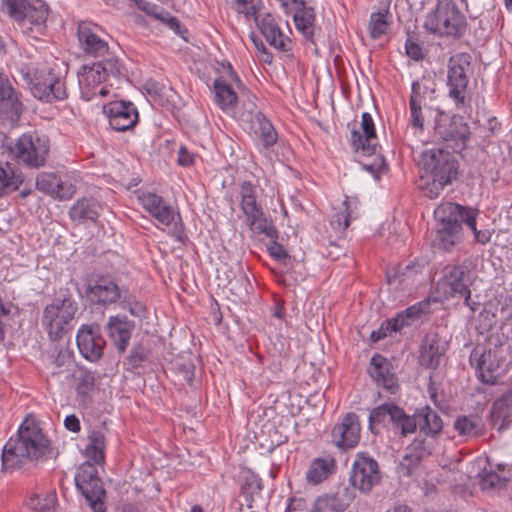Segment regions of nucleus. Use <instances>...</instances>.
Listing matches in <instances>:
<instances>
[{"label":"nucleus","mask_w":512,"mask_h":512,"mask_svg":"<svg viewBox=\"0 0 512 512\" xmlns=\"http://www.w3.org/2000/svg\"><path fill=\"white\" fill-rule=\"evenodd\" d=\"M51 452V441L40 425L33 419H25L15 436H11L2 449L1 469L5 473H12L32 461L49 458Z\"/></svg>","instance_id":"nucleus-1"},{"label":"nucleus","mask_w":512,"mask_h":512,"mask_svg":"<svg viewBox=\"0 0 512 512\" xmlns=\"http://www.w3.org/2000/svg\"><path fill=\"white\" fill-rule=\"evenodd\" d=\"M423 170L418 187L430 199L437 198L444 187L451 184L459 173V163L455 155L447 150L431 149L423 155Z\"/></svg>","instance_id":"nucleus-2"},{"label":"nucleus","mask_w":512,"mask_h":512,"mask_svg":"<svg viewBox=\"0 0 512 512\" xmlns=\"http://www.w3.org/2000/svg\"><path fill=\"white\" fill-rule=\"evenodd\" d=\"M78 302L68 287L59 288L52 302L42 312L41 324L53 342L62 340L74 328Z\"/></svg>","instance_id":"nucleus-3"},{"label":"nucleus","mask_w":512,"mask_h":512,"mask_svg":"<svg viewBox=\"0 0 512 512\" xmlns=\"http://www.w3.org/2000/svg\"><path fill=\"white\" fill-rule=\"evenodd\" d=\"M20 73L37 100L52 104L68 99L66 79L54 68L25 64L21 67Z\"/></svg>","instance_id":"nucleus-4"},{"label":"nucleus","mask_w":512,"mask_h":512,"mask_svg":"<svg viewBox=\"0 0 512 512\" xmlns=\"http://www.w3.org/2000/svg\"><path fill=\"white\" fill-rule=\"evenodd\" d=\"M2 147L15 164L29 169L44 167L50 151V139L36 130L27 131L16 139H7Z\"/></svg>","instance_id":"nucleus-5"},{"label":"nucleus","mask_w":512,"mask_h":512,"mask_svg":"<svg viewBox=\"0 0 512 512\" xmlns=\"http://www.w3.org/2000/svg\"><path fill=\"white\" fill-rule=\"evenodd\" d=\"M467 212V206L452 202L442 203L435 208V247L450 252L462 242V224H466Z\"/></svg>","instance_id":"nucleus-6"},{"label":"nucleus","mask_w":512,"mask_h":512,"mask_svg":"<svg viewBox=\"0 0 512 512\" xmlns=\"http://www.w3.org/2000/svg\"><path fill=\"white\" fill-rule=\"evenodd\" d=\"M2 6L24 35L35 40L45 35L49 7L43 0H2Z\"/></svg>","instance_id":"nucleus-7"},{"label":"nucleus","mask_w":512,"mask_h":512,"mask_svg":"<svg viewBox=\"0 0 512 512\" xmlns=\"http://www.w3.org/2000/svg\"><path fill=\"white\" fill-rule=\"evenodd\" d=\"M424 27L440 37L459 40L466 34L468 22L454 0H437L435 8L426 16Z\"/></svg>","instance_id":"nucleus-8"},{"label":"nucleus","mask_w":512,"mask_h":512,"mask_svg":"<svg viewBox=\"0 0 512 512\" xmlns=\"http://www.w3.org/2000/svg\"><path fill=\"white\" fill-rule=\"evenodd\" d=\"M472 55L468 52H458L449 57L447 62L448 97L452 99L458 110L471 108L469 96L470 76L473 73Z\"/></svg>","instance_id":"nucleus-9"},{"label":"nucleus","mask_w":512,"mask_h":512,"mask_svg":"<svg viewBox=\"0 0 512 512\" xmlns=\"http://www.w3.org/2000/svg\"><path fill=\"white\" fill-rule=\"evenodd\" d=\"M137 198L143 209L157 222L166 227L173 224L169 230V235L175 241L183 245L189 241L180 214H176L171 205L162 196L153 192H141Z\"/></svg>","instance_id":"nucleus-10"},{"label":"nucleus","mask_w":512,"mask_h":512,"mask_svg":"<svg viewBox=\"0 0 512 512\" xmlns=\"http://www.w3.org/2000/svg\"><path fill=\"white\" fill-rule=\"evenodd\" d=\"M434 110L436 112L433 126L434 135L447 143L454 151L464 150L470 140L471 131L463 116L451 115L439 107Z\"/></svg>","instance_id":"nucleus-11"},{"label":"nucleus","mask_w":512,"mask_h":512,"mask_svg":"<svg viewBox=\"0 0 512 512\" xmlns=\"http://www.w3.org/2000/svg\"><path fill=\"white\" fill-rule=\"evenodd\" d=\"M369 429L382 424L390 427L396 435L407 437L416 432L414 413L409 415L394 402H385L373 408L368 417Z\"/></svg>","instance_id":"nucleus-12"},{"label":"nucleus","mask_w":512,"mask_h":512,"mask_svg":"<svg viewBox=\"0 0 512 512\" xmlns=\"http://www.w3.org/2000/svg\"><path fill=\"white\" fill-rule=\"evenodd\" d=\"M436 97V83L433 80L422 77L412 82L409 96V124L412 128L424 130L423 110H432V102Z\"/></svg>","instance_id":"nucleus-13"},{"label":"nucleus","mask_w":512,"mask_h":512,"mask_svg":"<svg viewBox=\"0 0 512 512\" xmlns=\"http://www.w3.org/2000/svg\"><path fill=\"white\" fill-rule=\"evenodd\" d=\"M472 284L471 271L466 265L457 264L447 266L443 276L438 280L436 289L445 299L463 297L469 300V291Z\"/></svg>","instance_id":"nucleus-14"},{"label":"nucleus","mask_w":512,"mask_h":512,"mask_svg":"<svg viewBox=\"0 0 512 512\" xmlns=\"http://www.w3.org/2000/svg\"><path fill=\"white\" fill-rule=\"evenodd\" d=\"M77 347L80 354L90 362H96L103 356L106 341L99 324H83L77 331Z\"/></svg>","instance_id":"nucleus-15"},{"label":"nucleus","mask_w":512,"mask_h":512,"mask_svg":"<svg viewBox=\"0 0 512 512\" xmlns=\"http://www.w3.org/2000/svg\"><path fill=\"white\" fill-rule=\"evenodd\" d=\"M103 113L107 116L111 128L119 132L133 129L139 121L138 110L131 101H111L103 105Z\"/></svg>","instance_id":"nucleus-16"},{"label":"nucleus","mask_w":512,"mask_h":512,"mask_svg":"<svg viewBox=\"0 0 512 512\" xmlns=\"http://www.w3.org/2000/svg\"><path fill=\"white\" fill-rule=\"evenodd\" d=\"M469 362L477 371L480 381L486 384L496 383L501 364L496 350L477 345L471 351Z\"/></svg>","instance_id":"nucleus-17"},{"label":"nucleus","mask_w":512,"mask_h":512,"mask_svg":"<svg viewBox=\"0 0 512 512\" xmlns=\"http://www.w3.org/2000/svg\"><path fill=\"white\" fill-rule=\"evenodd\" d=\"M361 130L355 125L350 129V145L355 153L361 152L363 156H372L376 154L381 146L378 143L376 129L373 118L370 113L364 112L361 116Z\"/></svg>","instance_id":"nucleus-18"},{"label":"nucleus","mask_w":512,"mask_h":512,"mask_svg":"<svg viewBox=\"0 0 512 512\" xmlns=\"http://www.w3.org/2000/svg\"><path fill=\"white\" fill-rule=\"evenodd\" d=\"M356 483H341L334 493L317 497L311 512H343L355 498Z\"/></svg>","instance_id":"nucleus-19"},{"label":"nucleus","mask_w":512,"mask_h":512,"mask_svg":"<svg viewBox=\"0 0 512 512\" xmlns=\"http://www.w3.org/2000/svg\"><path fill=\"white\" fill-rule=\"evenodd\" d=\"M90 304L103 307L117 303L122 297V290L110 275H99L85 290Z\"/></svg>","instance_id":"nucleus-20"},{"label":"nucleus","mask_w":512,"mask_h":512,"mask_svg":"<svg viewBox=\"0 0 512 512\" xmlns=\"http://www.w3.org/2000/svg\"><path fill=\"white\" fill-rule=\"evenodd\" d=\"M22 95L17 91L6 75L0 74V119L16 123L19 121L24 104Z\"/></svg>","instance_id":"nucleus-21"},{"label":"nucleus","mask_w":512,"mask_h":512,"mask_svg":"<svg viewBox=\"0 0 512 512\" xmlns=\"http://www.w3.org/2000/svg\"><path fill=\"white\" fill-rule=\"evenodd\" d=\"M361 424L359 416L354 412L344 415L340 423H337L331 432L335 445L342 450L354 448L360 440Z\"/></svg>","instance_id":"nucleus-22"},{"label":"nucleus","mask_w":512,"mask_h":512,"mask_svg":"<svg viewBox=\"0 0 512 512\" xmlns=\"http://www.w3.org/2000/svg\"><path fill=\"white\" fill-rule=\"evenodd\" d=\"M368 374L378 385L395 394L399 389L398 379L391 361L380 353H375L369 363Z\"/></svg>","instance_id":"nucleus-23"},{"label":"nucleus","mask_w":512,"mask_h":512,"mask_svg":"<svg viewBox=\"0 0 512 512\" xmlns=\"http://www.w3.org/2000/svg\"><path fill=\"white\" fill-rule=\"evenodd\" d=\"M102 210V204L96 198L83 196L71 205L68 215L73 223L89 226L98 222Z\"/></svg>","instance_id":"nucleus-24"},{"label":"nucleus","mask_w":512,"mask_h":512,"mask_svg":"<svg viewBox=\"0 0 512 512\" xmlns=\"http://www.w3.org/2000/svg\"><path fill=\"white\" fill-rule=\"evenodd\" d=\"M135 324L125 315L110 316L106 324V332L115 346L118 353L122 354L126 351Z\"/></svg>","instance_id":"nucleus-25"},{"label":"nucleus","mask_w":512,"mask_h":512,"mask_svg":"<svg viewBox=\"0 0 512 512\" xmlns=\"http://www.w3.org/2000/svg\"><path fill=\"white\" fill-rule=\"evenodd\" d=\"M98 26L88 23L80 22L78 24V40L82 50L86 55L92 57L104 56L108 50V43L97 34Z\"/></svg>","instance_id":"nucleus-26"},{"label":"nucleus","mask_w":512,"mask_h":512,"mask_svg":"<svg viewBox=\"0 0 512 512\" xmlns=\"http://www.w3.org/2000/svg\"><path fill=\"white\" fill-rule=\"evenodd\" d=\"M469 479L475 480H510L512 478V465L506 463H493L488 457L478 458L472 463Z\"/></svg>","instance_id":"nucleus-27"},{"label":"nucleus","mask_w":512,"mask_h":512,"mask_svg":"<svg viewBox=\"0 0 512 512\" xmlns=\"http://www.w3.org/2000/svg\"><path fill=\"white\" fill-rule=\"evenodd\" d=\"M445 352L446 347L438 334H426L420 344L419 364L426 369L436 370Z\"/></svg>","instance_id":"nucleus-28"},{"label":"nucleus","mask_w":512,"mask_h":512,"mask_svg":"<svg viewBox=\"0 0 512 512\" xmlns=\"http://www.w3.org/2000/svg\"><path fill=\"white\" fill-rule=\"evenodd\" d=\"M489 423L498 432H503L512 424V388L497 398L489 412Z\"/></svg>","instance_id":"nucleus-29"},{"label":"nucleus","mask_w":512,"mask_h":512,"mask_svg":"<svg viewBox=\"0 0 512 512\" xmlns=\"http://www.w3.org/2000/svg\"><path fill=\"white\" fill-rule=\"evenodd\" d=\"M416 430L420 434L436 439L443 431V420L441 416L430 406L425 405L417 408L414 412Z\"/></svg>","instance_id":"nucleus-30"},{"label":"nucleus","mask_w":512,"mask_h":512,"mask_svg":"<svg viewBox=\"0 0 512 512\" xmlns=\"http://www.w3.org/2000/svg\"><path fill=\"white\" fill-rule=\"evenodd\" d=\"M256 22L261 33L271 46L282 52L291 51V39L283 34L271 14H266L260 20L257 19Z\"/></svg>","instance_id":"nucleus-31"},{"label":"nucleus","mask_w":512,"mask_h":512,"mask_svg":"<svg viewBox=\"0 0 512 512\" xmlns=\"http://www.w3.org/2000/svg\"><path fill=\"white\" fill-rule=\"evenodd\" d=\"M457 435L465 440L482 437L486 427L482 418L477 414L458 415L453 423Z\"/></svg>","instance_id":"nucleus-32"},{"label":"nucleus","mask_w":512,"mask_h":512,"mask_svg":"<svg viewBox=\"0 0 512 512\" xmlns=\"http://www.w3.org/2000/svg\"><path fill=\"white\" fill-rule=\"evenodd\" d=\"M24 182V174L17 164L0 160V197L19 190Z\"/></svg>","instance_id":"nucleus-33"},{"label":"nucleus","mask_w":512,"mask_h":512,"mask_svg":"<svg viewBox=\"0 0 512 512\" xmlns=\"http://www.w3.org/2000/svg\"><path fill=\"white\" fill-rule=\"evenodd\" d=\"M226 287L231 295L235 296L238 300H244L248 296L252 285L240 262L229 267Z\"/></svg>","instance_id":"nucleus-34"},{"label":"nucleus","mask_w":512,"mask_h":512,"mask_svg":"<svg viewBox=\"0 0 512 512\" xmlns=\"http://www.w3.org/2000/svg\"><path fill=\"white\" fill-rule=\"evenodd\" d=\"M296 29L302 34L303 38L312 44H315L316 13L313 7L307 6L306 2L296 8L293 15Z\"/></svg>","instance_id":"nucleus-35"},{"label":"nucleus","mask_w":512,"mask_h":512,"mask_svg":"<svg viewBox=\"0 0 512 512\" xmlns=\"http://www.w3.org/2000/svg\"><path fill=\"white\" fill-rule=\"evenodd\" d=\"M99 71L94 64H86L78 73L81 97L86 101L95 99V89L106 80Z\"/></svg>","instance_id":"nucleus-36"},{"label":"nucleus","mask_w":512,"mask_h":512,"mask_svg":"<svg viewBox=\"0 0 512 512\" xmlns=\"http://www.w3.org/2000/svg\"><path fill=\"white\" fill-rule=\"evenodd\" d=\"M492 308V305L485 306L475 318V330L479 335L484 336L485 341L490 345L498 347L502 345V341L498 335L494 338L492 334V331L498 322L496 311Z\"/></svg>","instance_id":"nucleus-37"},{"label":"nucleus","mask_w":512,"mask_h":512,"mask_svg":"<svg viewBox=\"0 0 512 512\" xmlns=\"http://www.w3.org/2000/svg\"><path fill=\"white\" fill-rule=\"evenodd\" d=\"M93 512H106V491L102 482H74Z\"/></svg>","instance_id":"nucleus-38"},{"label":"nucleus","mask_w":512,"mask_h":512,"mask_svg":"<svg viewBox=\"0 0 512 512\" xmlns=\"http://www.w3.org/2000/svg\"><path fill=\"white\" fill-rule=\"evenodd\" d=\"M380 478L378 462L367 453H357L350 480H380Z\"/></svg>","instance_id":"nucleus-39"},{"label":"nucleus","mask_w":512,"mask_h":512,"mask_svg":"<svg viewBox=\"0 0 512 512\" xmlns=\"http://www.w3.org/2000/svg\"><path fill=\"white\" fill-rule=\"evenodd\" d=\"M241 211L246 217L254 219L255 214L261 213L262 206L257 202V191L251 181H243L239 190Z\"/></svg>","instance_id":"nucleus-40"},{"label":"nucleus","mask_w":512,"mask_h":512,"mask_svg":"<svg viewBox=\"0 0 512 512\" xmlns=\"http://www.w3.org/2000/svg\"><path fill=\"white\" fill-rule=\"evenodd\" d=\"M214 102L221 110H229L238 104V96L232 86L222 77L213 82Z\"/></svg>","instance_id":"nucleus-41"},{"label":"nucleus","mask_w":512,"mask_h":512,"mask_svg":"<svg viewBox=\"0 0 512 512\" xmlns=\"http://www.w3.org/2000/svg\"><path fill=\"white\" fill-rule=\"evenodd\" d=\"M337 469L336 459L331 455L314 458L306 472V480H327Z\"/></svg>","instance_id":"nucleus-42"},{"label":"nucleus","mask_w":512,"mask_h":512,"mask_svg":"<svg viewBox=\"0 0 512 512\" xmlns=\"http://www.w3.org/2000/svg\"><path fill=\"white\" fill-rule=\"evenodd\" d=\"M255 134L261 140L264 148H270L277 143L278 133L266 115L258 111L255 114Z\"/></svg>","instance_id":"nucleus-43"},{"label":"nucleus","mask_w":512,"mask_h":512,"mask_svg":"<svg viewBox=\"0 0 512 512\" xmlns=\"http://www.w3.org/2000/svg\"><path fill=\"white\" fill-rule=\"evenodd\" d=\"M151 350L141 342L134 343L129 354L124 360V365L128 371H134L143 368L150 363Z\"/></svg>","instance_id":"nucleus-44"},{"label":"nucleus","mask_w":512,"mask_h":512,"mask_svg":"<svg viewBox=\"0 0 512 512\" xmlns=\"http://www.w3.org/2000/svg\"><path fill=\"white\" fill-rule=\"evenodd\" d=\"M420 270L421 267L417 263H400L391 270L387 271V282L389 284H393L395 282L403 284L418 275Z\"/></svg>","instance_id":"nucleus-45"},{"label":"nucleus","mask_w":512,"mask_h":512,"mask_svg":"<svg viewBox=\"0 0 512 512\" xmlns=\"http://www.w3.org/2000/svg\"><path fill=\"white\" fill-rule=\"evenodd\" d=\"M77 380V395L81 403L87 406L92 402V394L95 390L96 382L95 376L89 370H81Z\"/></svg>","instance_id":"nucleus-46"},{"label":"nucleus","mask_w":512,"mask_h":512,"mask_svg":"<svg viewBox=\"0 0 512 512\" xmlns=\"http://www.w3.org/2000/svg\"><path fill=\"white\" fill-rule=\"evenodd\" d=\"M342 205L343 209L334 213L330 220L332 228L338 231H345L349 227L353 215L352 206L354 205V208H356L357 201L345 196Z\"/></svg>","instance_id":"nucleus-47"},{"label":"nucleus","mask_w":512,"mask_h":512,"mask_svg":"<svg viewBox=\"0 0 512 512\" xmlns=\"http://www.w3.org/2000/svg\"><path fill=\"white\" fill-rule=\"evenodd\" d=\"M57 503L56 491L50 490L44 496L32 493L27 499V506L39 512H53Z\"/></svg>","instance_id":"nucleus-48"},{"label":"nucleus","mask_w":512,"mask_h":512,"mask_svg":"<svg viewBox=\"0 0 512 512\" xmlns=\"http://www.w3.org/2000/svg\"><path fill=\"white\" fill-rule=\"evenodd\" d=\"M255 218H249L246 222L250 229L257 234H264L269 239L279 237V233L274 226L273 222L265 216V212L262 209L261 213L255 214Z\"/></svg>","instance_id":"nucleus-49"},{"label":"nucleus","mask_w":512,"mask_h":512,"mask_svg":"<svg viewBox=\"0 0 512 512\" xmlns=\"http://www.w3.org/2000/svg\"><path fill=\"white\" fill-rule=\"evenodd\" d=\"M389 15V8L371 13L369 22V34L372 39H378L387 33L390 25L387 20Z\"/></svg>","instance_id":"nucleus-50"},{"label":"nucleus","mask_w":512,"mask_h":512,"mask_svg":"<svg viewBox=\"0 0 512 512\" xmlns=\"http://www.w3.org/2000/svg\"><path fill=\"white\" fill-rule=\"evenodd\" d=\"M86 447L88 456L94 461L104 460L105 436L100 430H93L88 436Z\"/></svg>","instance_id":"nucleus-51"},{"label":"nucleus","mask_w":512,"mask_h":512,"mask_svg":"<svg viewBox=\"0 0 512 512\" xmlns=\"http://www.w3.org/2000/svg\"><path fill=\"white\" fill-rule=\"evenodd\" d=\"M103 461H86L81 464L77 473L75 474L74 480H102L100 472H104L102 465Z\"/></svg>","instance_id":"nucleus-52"},{"label":"nucleus","mask_w":512,"mask_h":512,"mask_svg":"<svg viewBox=\"0 0 512 512\" xmlns=\"http://www.w3.org/2000/svg\"><path fill=\"white\" fill-rule=\"evenodd\" d=\"M430 302L429 300L419 301L405 310L400 311L399 314L402 316L404 322L407 323V326H411L415 321L419 320L420 317L429 312Z\"/></svg>","instance_id":"nucleus-53"},{"label":"nucleus","mask_w":512,"mask_h":512,"mask_svg":"<svg viewBox=\"0 0 512 512\" xmlns=\"http://www.w3.org/2000/svg\"><path fill=\"white\" fill-rule=\"evenodd\" d=\"M174 370L179 373L188 385L192 386L195 375V365L190 357H177L173 362Z\"/></svg>","instance_id":"nucleus-54"},{"label":"nucleus","mask_w":512,"mask_h":512,"mask_svg":"<svg viewBox=\"0 0 512 512\" xmlns=\"http://www.w3.org/2000/svg\"><path fill=\"white\" fill-rule=\"evenodd\" d=\"M478 215V211L468 207V212L466 214V225L473 232L474 239L476 242L480 244H486L491 239V233L489 230H478L476 227V218Z\"/></svg>","instance_id":"nucleus-55"},{"label":"nucleus","mask_w":512,"mask_h":512,"mask_svg":"<svg viewBox=\"0 0 512 512\" xmlns=\"http://www.w3.org/2000/svg\"><path fill=\"white\" fill-rule=\"evenodd\" d=\"M405 53L409 58L417 62L422 61L425 58L422 44L419 42L416 34L410 31H407Z\"/></svg>","instance_id":"nucleus-56"},{"label":"nucleus","mask_w":512,"mask_h":512,"mask_svg":"<svg viewBox=\"0 0 512 512\" xmlns=\"http://www.w3.org/2000/svg\"><path fill=\"white\" fill-rule=\"evenodd\" d=\"M60 177L54 173H41L36 179V187L38 190L53 196L55 189L58 187Z\"/></svg>","instance_id":"nucleus-57"},{"label":"nucleus","mask_w":512,"mask_h":512,"mask_svg":"<svg viewBox=\"0 0 512 512\" xmlns=\"http://www.w3.org/2000/svg\"><path fill=\"white\" fill-rule=\"evenodd\" d=\"M236 10L238 13L245 15L247 19L254 18L258 19V12L262 6V0H235Z\"/></svg>","instance_id":"nucleus-58"},{"label":"nucleus","mask_w":512,"mask_h":512,"mask_svg":"<svg viewBox=\"0 0 512 512\" xmlns=\"http://www.w3.org/2000/svg\"><path fill=\"white\" fill-rule=\"evenodd\" d=\"M122 309L128 310L129 313L136 317H141L146 312V306L138 301L135 296L124 294L120 299Z\"/></svg>","instance_id":"nucleus-59"},{"label":"nucleus","mask_w":512,"mask_h":512,"mask_svg":"<svg viewBox=\"0 0 512 512\" xmlns=\"http://www.w3.org/2000/svg\"><path fill=\"white\" fill-rule=\"evenodd\" d=\"M419 457L413 455H406L397 466V473L399 477H412L414 472L419 468L420 465Z\"/></svg>","instance_id":"nucleus-60"},{"label":"nucleus","mask_w":512,"mask_h":512,"mask_svg":"<svg viewBox=\"0 0 512 512\" xmlns=\"http://www.w3.org/2000/svg\"><path fill=\"white\" fill-rule=\"evenodd\" d=\"M375 159L372 163H361L363 170L372 174L376 179L380 178V174L387 170V163L384 156L381 153V149L377 150L376 154H373Z\"/></svg>","instance_id":"nucleus-61"},{"label":"nucleus","mask_w":512,"mask_h":512,"mask_svg":"<svg viewBox=\"0 0 512 512\" xmlns=\"http://www.w3.org/2000/svg\"><path fill=\"white\" fill-rule=\"evenodd\" d=\"M93 64L98 70H100L99 72L104 76L105 79L109 75L118 76L121 73L120 63L118 59L114 57L106 58Z\"/></svg>","instance_id":"nucleus-62"},{"label":"nucleus","mask_w":512,"mask_h":512,"mask_svg":"<svg viewBox=\"0 0 512 512\" xmlns=\"http://www.w3.org/2000/svg\"><path fill=\"white\" fill-rule=\"evenodd\" d=\"M76 192V187L68 180L59 179L58 187L52 197L59 200H69Z\"/></svg>","instance_id":"nucleus-63"},{"label":"nucleus","mask_w":512,"mask_h":512,"mask_svg":"<svg viewBox=\"0 0 512 512\" xmlns=\"http://www.w3.org/2000/svg\"><path fill=\"white\" fill-rule=\"evenodd\" d=\"M135 3L140 10L158 20L162 18L166 11L163 7H160L159 5L146 0H135Z\"/></svg>","instance_id":"nucleus-64"}]
</instances>
